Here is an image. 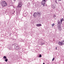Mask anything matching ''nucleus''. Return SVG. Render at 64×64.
I'll list each match as a JSON object with an SVG mask.
<instances>
[{"label":"nucleus","mask_w":64,"mask_h":64,"mask_svg":"<svg viewBox=\"0 0 64 64\" xmlns=\"http://www.w3.org/2000/svg\"><path fill=\"white\" fill-rule=\"evenodd\" d=\"M33 16H37V13L34 12V13Z\"/></svg>","instance_id":"nucleus-10"},{"label":"nucleus","mask_w":64,"mask_h":64,"mask_svg":"<svg viewBox=\"0 0 64 64\" xmlns=\"http://www.w3.org/2000/svg\"><path fill=\"white\" fill-rule=\"evenodd\" d=\"M15 1V0H14V1Z\"/></svg>","instance_id":"nucleus-24"},{"label":"nucleus","mask_w":64,"mask_h":64,"mask_svg":"<svg viewBox=\"0 0 64 64\" xmlns=\"http://www.w3.org/2000/svg\"><path fill=\"white\" fill-rule=\"evenodd\" d=\"M56 50H57V47H56Z\"/></svg>","instance_id":"nucleus-21"},{"label":"nucleus","mask_w":64,"mask_h":64,"mask_svg":"<svg viewBox=\"0 0 64 64\" xmlns=\"http://www.w3.org/2000/svg\"><path fill=\"white\" fill-rule=\"evenodd\" d=\"M58 1H61V0H58Z\"/></svg>","instance_id":"nucleus-22"},{"label":"nucleus","mask_w":64,"mask_h":64,"mask_svg":"<svg viewBox=\"0 0 64 64\" xmlns=\"http://www.w3.org/2000/svg\"><path fill=\"white\" fill-rule=\"evenodd\" d=\"M22 2H20L18 4V6L19 7H21L22 6Z\"/></svg>","instance_id":"nucleus-4"},{"label":"nucleus","mask_w":64,"mask_h":64,"mask_svg":"<svg viewBox=\"0 0 64 64\" xmlns=\"http://www.w3.org/2000/svg\"><path fill=\"white\" fill-rule=\"evenodd\" d=\"M39 57L40 58V57H42V56L41 55V54H40L39 55Z\"/></svg>","instance_id":"nucleus-18"},{"label":"nucleus","mask_w":64,"mask_h":64,"mask_svg":"<svg viewBox=\"0 0 64 64\" xmlns=\"http://www.w3.org/2000/svg\"><path fill=\"white\" fill-rule=\"evenodd\" d=\"M54 59H55V58H54L52 60V61H53L54 60Z\"/></svg>","instance_id":"nucleus-17"},{"label":"nucleus","mask_w":64,"mask_h":64,"mask_svg":"<svg viewBox=\"0 0 64 64\" xmlns=\"http://www.w3.org/2000/svg\"><path fill=\"white\" fill-rule=\"evenodd\" d=\"M60 21L61 23L62 24V21H63V18H62V19H61Z\"/></svg>","instance_id":"nucleus-13"},{"label":"nucleus","mask_w":64,"mask_h":64,"mask_svg":"<svg viewBox=\"0 0 64 64\" xmlns=\"http://www.w3.org/2000/svg\"><path fill=\"white\" fill-rule=\"evenodd\" d=\"M58 45L60 46H62L63 45H64V40H62V42H59L58 43Z\"/></svg>","instance_id":"nucleus-2"},{"label":"nucleus","mask_w":64,"mask_h":64,"mask_svg":"<svg viewBox=\"0 0 64 64\" xmlns=\"http://www.w3.org/2000/svg\"><path fill=\"white\" fill-rule=\"evenodd\" d=\"M43 64H45V63L44 62Z\"/></svg>","instance_id":"nucleus-23"},{"label":"nucleus","mask_w":64,"mask_h":64,"mask_svg":"<svg viewBox=\"0 0 64 64\" xmlns=\"http://www.w3.org/2000/svg\"><path fill=\"white\" fill-rule=\"evenodd\" d=\"M47 0H42V2H41L42 5H43V6H44V5L45 4V1Z\"/></svg>","instance_id":"nucleus-3"},{"label":"nucleus","mask_w":64,"mask_h":64,"mask_svg":"<svg viewBox=\"0 0 64 64\" xmlns=\"http://www.w3.org/2000/svg\"><path fill=\"white\" fill-rule=\"evenodd\" d=\"M13 14H14V13H13Z\"/></svg>","instance_id":"nucleus-26"},{"label":"nucleus","mask_w":64,"mask_h":64,"mask_svg":"<svg viewBox=\"0 0 64 64\" xmlns=\"http://www.w3.org/2000/svg\"><path fill=\"white\" fill-rule=\"evenodd\" d=\"M34 17H35V16H34Z\"/></svg>","instance_id":"nucleus-27"},{"label":"nucleus","mask_w":64,"mask_h":64,"mask_svg":"<svg viewBox=\"0 0 64 64\" xmlns=\"http://www.w3.org/2000/svg\"><path fill=\"white\" fill-rule=\"evenodd\" d=\"M56 4H58V3H57V0H56Z\"/></svg>","instance_id":"nucleus-20"},{"label":"nucleus","mask_w":64,"mask_h":64,"mask_svg":"<svg viewBox=\"0 0 64 64\" xmlns=\"http://www.w3.org/2000/svg\"><path fill=\"white\" fill-rule=\"evenodd\" d=\"M55 25V24H52V26H54Z\"/></svg>","instance_id":"nucleus-16"},{"label":"nucleus","mask_w":64,"mask_h":64,"mask_svg":"<svg viewBox=\"0 0 64 64\" xmlns=\"http://www.w3.org/2000/svg\"><path fill=\"white\" fill-rule=\"evenodd\" d=\"M14 12H15V11H14Z\"/></svg>","instance_id":"nucleus-25"},{"label":"nucleus","mask_w":64,"mask_h":64,"mask_svg":"<svg viewBox=\"0 0 64 64\" xmlns=\"http://www.w3.org/2000/svg\"><path fill=\"white\" fill-rule=\"evenodd\" d=\"M52 7L53 9H55V6L54 5H52Z\"/></svg>","instance_id":"nucleus-12"},{"label":"nucleus","mask_w":64,"mask_h":64,"mask_svg":"<svg viewBox=\"0 0 64 64\" xmlns=\"http://www.w3.org/2000/svg\"><path fill=\"white\" fill-rule=\"evenodd\" d=\"M11 45H9L8 46V49L10 50L12 48V46Z\"/></svg>","instance_id":"nucleus-6"},{"label":"nucleus","mask_w":64,"mask_h":64,"mask_svg":"<svg viewBox=\"0 0 64 64\" xmlns=\"http://www.w3.org/2000/svg\"><path fill=\"white\" fill-rule=\"evenodd\" d=\"M44 43H42L41 45L42 46L43 45H44Z\"/></svg>","instance_id":"nucleus-19"},{"label":"nucleus","mask_w":64,"mask_h":64,"mask_svg":"<svg viewBox=\"0 0 64 64\" xmlns=\"http://www.w3.org/2000/svg\"><path fill=\"white\" fill-rule=\"evenodd\" d=\"M36 26L37 27H40V26H42V24H37Z\"/></svg>","instance_id":"nucleus-7"},{"label":"nucleus","mask_w":64,"mask_h":64,"mask_svg":"<svg viewBox=\"0 0 64 64\" xmlns=\"http://www.w3.org/2000/svg\"><path fill=\"white\" fill-rule=\"evenodd\" d=\"M15 48H16V49H17V50H18V49H19V46H15Z\"/></svg>","instance_id":"nucleus-11"},{"label":"nucleus","mask_w":64,"mask_h":64,"mask_svg":"<svg viewBox=\"0 0 64 64\" xmlns=\"http://www.w3.org/2000/svg\"><path fill=\"white\" fill-rule=\"evenodd\" d=\"M1 5L2 6H3V7H5L7 6V4L6 3V2L5 1H2V2H1Z\"/></svg>","instance_id":"nucleus-1"},{"label":"nucleus","mask_w":64,"mask_h":64,"mask_svg":"<svg viewBox=\"0 0 64 64\" xmlns=\"http://www.w3.org/2000/svg\"><path fill=\"white\" fill-rule=\"evenodd\" d=\"M57 26L58 30H59L60 31H61V30H62V28H61V27H60V26Z\"/></svg>","instance_id":"nucleus-5"},{"label":"nucleus","mask_w":64,"mask_h":64,"mask_svg":"<svg viewBox=\"0 0 64 64\" xmlns=\"http://www.w3.org/2000/svg\"><path fill=\"white\" fill-rule=\"evenodd\" d=\"M41 15V13L39 12H37V15L38 16H40V15Z\"/></svg>","instance_id":"nucleus-9"},{"label":"nucleus","mask_w":64,"mask_h":64,"mask_svg":"<svg viewBox=\"0 0 64 64\" xmlns=\"http://www.w3.org/2000/svg\"><path fill=\"white\" fill-rule=\"evenodd\" d=\"M5 61H6V62H8V58H6V59L5 60Z\"/></svg>","instance_id":"nucleus-14"},{"label":"nucleus","mask_w":64,"mask_h":64,"mask_svg":"<svg viewBox=\"0 0 64 64\" xmlns=\"http://www.w3.org/2000/svg\"><path fill=\"white\" fill-rule=\"evenodd\" d=\"M61 23L60 21H58L57 23V26H60Z\"/></svg>","instance_id":"nucleus-8"},{"label":"nucleus","mask_w":64,"mask_h":64,"mask_svg":"<svg viewBox=\"0 0 64 64\" xmlns=\"http://www.w3.org/2000/svg\"><path fill=\"white\" fill-rule=\"evenodd\" d=\"M3 58L4 59H6V58H7V57L6 56H4L3 57Z\"/></svg>","instance_id":"nucleus-15"}]
</instances>
